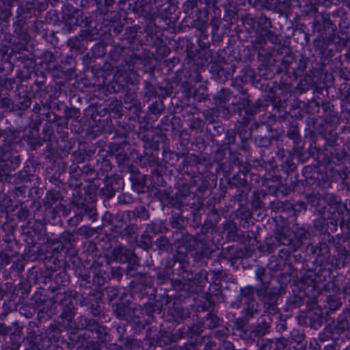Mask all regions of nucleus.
I'll use <instances>...</instances> for the list:
<instances>
[{
	"instance_id": "1",
	"label": "nucleus",
	"mask_w": 350,
	"mask_h": 350,
	"mask_svg": "<svg viewBox=\"0 0 350 350\" xmlns=\"http://www.w3.org/2000/svg\"><path fill=\"white\" fill-rule=\"evenodd\" d=\"M276 289H272V291L266 292L265 288H259L252 285H246L241 287L239 294L237 297L236 301L232 302L231 306L234 308H240L241 304L243 301L256 300L254 295L256 294L258 300L261 302L263 308V312L268 315L280 314V309L278 308V300L275 299Z\"/></svg>"
},
{
	"instance_id": "2",
	"label": "nucleus",
	"mask_w": 350,
	"mask_h": 350,
	"mask_svg": "<svg viewBox=\"0 0 350 350\" xmlns=\"http://www.w3.org/2000/svg\"><path fill=\"white\" fill-rule=\"evenodd\" d=\"M95 200V194L90 195L88 191H83L79 187H75L70 202L75 216L68 219L71 226H76L84 217L94 221L98 219L96 209L91 202Z\"/></svg>"
},
{
	"instance_id": "3",
	"label": "nucleus",
	"mask_w": 350,
	"mask_h": 350,
	"mask_svg": "<svg viewBox=\"0 0 350 350\" xmlns=\"http://www.w3.org/2000/svg\"><path fill=\"white\" fill-rule=\"evenodd\" d=\"M280 51L284 55L278 70L284 72L292 80H296L306 70L308 59L302 55L295 57L291 49L285 46H281Z\"/></svg>"
},
{
	"instance_id": "4",
	"label": "nucleus",
	"mask_w": 350,
	"mask_h": 350,
	"mask_svg": "<svg viewBox=\"0 0 350 350\" xmlns=\"http://www.w3.org/2000/svg\"><path fill=\"white\" fill-rule=\"evenodd\" d=\"M34 63L33 54L22 55V53H15L11 62L2 65V69L8 74L14 67L18 68L16 77L21 81H23L31 77L30 69L33 68Z\"/></svg>"
},
{
	"instance_id": "5",
	"label": "nucleus",
	"mask_w": 350,
	"mask_h": 350,
	"mask_svg": "<svg viewBox=\"0 0 350 350\" xmlns=\"http://www.w3.org/2000/svg\"><path fill=\"white\" fill-rule=\"evenodd\" d=\"M176 193L174 195L172 206L180 208V206L194 207L198 209L203 206L201 198L190 191L191 186L183 180L179 179L176 183Z\"/></svg>"
},
{
	"instance_id": "6",
	"label": "nucleus",
	"mask_w": 350,
	"mask_h": 350,
	"mask_svg": "<svg viewBox=\"0 0 350 350\" xmlns=\"http://www.w3.org/2000/svg\"><path fill=\"white\" fill-rule=\"evenodd\" d=\"M13 33L5 35V39L12 46V52L23 53L27 51V45L30 41L31 36L27 31L26 21L18 18L13 24Z\"/></svg>"
},
{
	"instance_id": "7",
	"label": "nucleus",
	"mask_w": 350,
	"mask_h": 350,
	"mask_svg": "<svg viewBox=\"0 0 350 350\" xmlns=\"http://www.w3.org/2000/svg\"><path fill=\"white\" fill-rule=\"evenodd\" d=\"M75 327L78 330H86L95 334L96 340L103 345L111 341V329L94 319L81 315L77 319Z\"/></svg>"
},
{
	"instance_id": "8",
	"label": "nucleus",
	"mask_w": 350,
	"mask_h": 350,
	"mask_svg": "<svg viewBox=\"0 0 350 350\" xmlns=\"http://www.w3.org/2000/svg\"><path fill=\"white\" fill-rule=\"evenodd\" d=\"M267 276L266 269L262 267H257L255 269V278L260 283L258 286L259 288H265V289H266V292L269 293L271 292L273 288L276 289L275 291V299L278 300L282 295L286 293L287 283L283 281V279L285 277L282 274L279 275L277 278V284L271 286V282L269 280H267Z\"/></svg>"
},
{
	"instance_id": "9",
	"label": "nucleus",
	"mask_w": 350,
	"mask_h": 350,
	"mask_svg": "<svg viewBox=\"0 0 350 350\" xmlns=\"http://www.w3.org/2000/svg\"><path fill=\"white\" fill-rule=\"evenodd\" d=\"M51 301L62 306V312L59 317L68 322H71L76 314V299L71 293L58 291L51 299Z\"/></svg>"
},
{
	"instance_id": "10",
	"label": "nucleus",
	"mask_w": 350,
	"mask_h": 350,
	"mask_svg": "<svg viewBox=\"0 0 350 350\" xmlns=\"http://www.w3.org/2000/svg\"><path fill=\"white\" fill-rule=\"evenodd\" d=\"M345 157V152L344 150L331 147L318 152L316 160L318 165L324 166L332 170L334 165L339 164Z\"/></svg>"
},
{
	"instance_id": "11",
	"label": "nucleus",
	"mask_w": 350,
	"mask_h": 350,
	"mask_svg": "<svg viewBox=\"0 0 350 350\" xmlns=\"http://www.w3.org/2000/svg\"><path fill=\"white\" fill-rule=\"evenodd\" d=\"M251 130L258 131L255 135V143L259 147L268 148L276 139L274 135V131L272 127L264 122H254L251 124Z\"/></svg>"
},
{
	"instance_id": "12",
	"label": "nucleus",
	"mask_w": 350,
	"mask_h": 350,
	"mask_svg": "<svg viewBox=\"0 0 350 350\" xmlns=\"http://www.w3.org/2000/svg\"><path fill=\"white\" fill-rule=\"evenodd\" d=\"M307 255L314 258V263L321 267L326 262H330V247L329 244L321 241L317 245L308 244L306 247Z\"/></svg>"
},
{
	"instance_id": "13",
	"label": "nucleus",
	"mask_w": 350,
	"mask_h": 350,
	"mask_svg": "<svg viewBox=\"0 0 350 350\" xmlns=\"http://www.w3.org/2000/svg\"><path fill=\"white\" fill-rule=\"evenodd\" d=\"M25 129L7 128L5 130L0 129V157L5 156L12 151L16 144V140L20 137V133Z\"/></svg>"
},
{
	"instance_id": "14",
	"label": "nucleus",
	"mask_w": 350,
	"mask_h": 350,
	"mask_svg": "<svg viewBox=\"0 0 350 350\" xmlns=\"http://www.w3.org/2000/svg\"><path fill=\"white\" fill-rule=\"evenodd\" d=\"M103 186L99 189L98 195L104 200L112 198L116 191L122 189L124 182L118 174L105 175L103 179Z\"/></svg>"
},
{
	"instance_id": "15",
	"label": "nucleus",
	"mask_w": 350,
	"mask_h": 350,
	"mask_svg": "<svg viewBox=\"0 0 350 350\" xmlns=\"http://www.w3.org/2000/svg\"><path fill=\"white\" fill-rule=\"evenodd\" d=\"M111 257L113 261L121 264L138 265L139 261V258L135 254L134 250L122 244L113 248Z\"/></svg>"
},
{
	"instance_id": "16",
	"label": "nucleus",
	"mask_w": 350,
	"mask_h": 350,
	"mask_svg": "<svg viewBox=\"0 0 350 350\" xmlns=\"http://www.w3.org/2000/svg\"><path fill=\"white\" fill-rule=\"evenodd\" d=\"M199 239H196L192 234L184 232L181 233V237L175 239L174 245L176 247V254L175 256H181L187 253L193 252L199 245Z\"/></svg>"
},
{
	"instance_id": "17",
	"label": "nucleus",
	"mask_w": 350,
	"mask_h": 350,
	"mask_svg": "<svg viewBox=\"0 0 350 350\" xmlns=\"http://www.w3.org/2000/svg\"><path fill=\"white\" fill-rule=\"evenodd\" d=\"M236 66L234 64L213 63L210 65L209 72L211 77L215 81L219 83H224L232 77L235 72Z\"/></svg>"
},
{
	"instance_id": "18",
	"label": "nucleus",
	"mask_w": 350,
	"mask_h": 350,
	"mask_svg": "<svg viewBox=\"0 0 350 350\" xmlns=\"http://www.w3.org/2000/svg\"><path fill=\"white\" fill-rule=\"evenodd\" d=\"M185 338V331L183 329H178L174 332L161 329L153 337L156 344L159 347H164L174 342H177L180 340Z\"/></svg>"
},
{
	"instance_id": "19",
	"label": "nucleus",
	"mask_w": 350,
	"mask_h": 350,
	"mask_svg": "<svg viewBox=\"0 0 350 350\" xmlns=\"http://www.w3.org/2000/svg\"><path fill=\"white\" fill-rule=\"evenodd\" d=\"M111 57L118 66H123L122 63H119L122 60L128 66H134L139 62L142 61V57L133 52L128 54L126 49L122 46H116L113 51H111Z\"/></svg>"
},
{
	"instance_id": "20",
	"label": "nucleus",
	"mask_w": 350,
	"mask_h": 350,
	"mask_svg": "<svg viewBox=\"0 0 350 350\" xmlns=\"http://www.w3.org/2000/svg\"><path fill=\"white\" fill-rule=\"evenodd\" d=\"M15 93L16 95L13 101V111H18V114L21 116L22 112L26 111L30 107L31 99L28 95L27 90L22 85H17Z\"/></svg>"
},
{
	"instance_id": "21",
	"label": "nucleus",
	"mask_w": 350,
	"mask_h": 350,
	"mask_svg": "<svg viewBox=\"0 0 350 350\" xmlns=\"http://www.w3.org/2000/svg\"><path fill=\"white\" fill-rule=\"evenodd\" d=\"M73 345H77V350H102V345L98 340L91 338L87 333L70 337Z\"/></svg>"
},
{
	"instance_id": "22",
	"label": "nucleus",
	"mask_w": 350,
	"mask_h": 350,
	"mask_svg": "<svg viewBox=\"0 0 350 350\" xmlns=\"http://www.w3.org/2000/svg\"><path fill=\"white\" fill-rule=\"evenodd\" d=\"M199 245L192 254L193 261L201 266L206 265L207 260L211 258L213 249L210 243L205 239H199Z\"/></svg>"
},
{
	"instance_id": "23",
	"label": "nucleus",
	"mask_w": 350,
	"mask_h": 350,
	"mask_svg": "<svg viewBox=\"0 0 350 350\" xmlns=\"http://www.w3.org/2000/svg\"><path fill=\"white\" fill-rule=\"evenodd\" d=\"M173 261V265L175 267L174 271H176L178 275L185 281H187L189 278H192L193 271L190 262L187 260V255H174Z\"/></svg>"
},
{
	"instance_id": "24",
	"label": "nucleus",
	"mask_w": 350,
	"mask_h": 350,
	"mask_svg": "<svg viewBox=\"0 0 350 350\" xmlns=\"http://www.w3.org/2000/svg\"><path fill=\"white\" fill-rule=\"evenodd\" d=\"M331 271L329 270L319 267L317 271L316 270L308 269L304 272L302 275V281L304 284L315 286L318 284L323 283L329 276Z\"/></svg>"
},
{
	"instance_id": "25",
	"label": "nucleus",
	"mask_w": 350,
	"mask_h": 350,
	"mask_svg": "<svg viewBox=\"0 0 350 350\" xmlns=\"http://www.w3.org/2000/svg\"><path fill=\"white\" fill-rule=\"evenodd\" d=\"M299 325H306L310 327L318 329L323 322V317L320 310H310L297 317Z\"/></svg>"
},
{
	"instance_id": "26",
	"label": "nucleus",
	"mask_w": 350,
	"mask_h": 350,
	"mask_svg": "<svg viewBox=\"0 0 350 350\" xmlns=\"http://www.w3.org/2000/svg\"><path fill=\"white\" fill-rule=\"evenodd\" d=\"M336 27L330 18V15L326 12H319L315 16L312 22L313 31H317L323 36L325 32L332 29L333 31Z\"/></svg>"
},
{
	"instance_id": "27",
	"label": "nucleus",
	"mask_w": 350,
	"mask_h": 350,
	"mask_svg": "<svg viewBox=\"0 0 350 350\" xmlns=\"http://www.w3.org/2000/svg\"><path fill=\"white\" fill-rule=\"evenodd\" d=\"M336 256L330 257V262L332 267L334 269H340L345 267L346 265L350 264V252L347 250L344 245L337 243L335 245Z\"/></svg>"
},
{
	"instance_id": "28",
	"label": "nucleus",
	"mask_w": 350,
	"mask_h": 350,
	"mask_svg": "<svg viewBox=\"0 0 350 350\" xmlns=\"http://www.w3.org/2000/svg\"><path fill=\"white\" fill-rule=\"evenodd\" d=\"M68 12L64 11L63 20L64 21V25L62 29L63 33H68L72 31V26H79L81 25L82 16L83 12L79 10H71L67 8Z\"/></svg>"
},
{
	"instance_id": "29",
	"label": "nucleus",
	"mask_w": 350,
	"mask_h": 350,
	"mask_svg": "<svg viewBox=\"0 0 350 350\" xmlns=\"http://www.w3.org/2000/svg\"><path fill=\"white\" fill-rule=\"evenodd\" d=\"M247 252L246 250H243L235 246H230L222 249L220 257L229 261L231 266L238 267L239 261L247 255Z\"/></svg>"
},
{
	"instance_id": "30",
	"label": "nucleus",
	"mask_w": 350,
	"mask_h": 350,
	"mask_svg": "<svg viewBox=\"0 0 350 350\" xmlns=\"http://www.w3.org/2000/svg\"><path fill=\"white\" fill-rule=\"evenodd\" d=\"M81 172L82 176L90 182V185L87 187V189L85 191H88L90 196L96 194L100 186V184L96 182V179L98 178L99 172H96L94 167L90 164L83 165L81 167Z\"/></svg>"
},
{
	"instance_id": "31",
	"label": "nucleus",
	"mask_w": 350,
	"mask_h": 350,
	"mask_svg": "<svg viewBox=\"0 0 350 350\" xmlns=\"http://www.w3.org/2000/svg\"><path fill=\"white\" fill-rule=\"evenodd\" d=\"M275 239L280 245L287 246L291 251H295L294 247L293 232L287 226H278L275 232Z\"/></svg>"
},
{
	"instance_id": "32",
	"label": "nucleus",
	"mask_w": 350,
	"mask_h": 350,
	"mask_svg": "<svg viewBox=\"0 0 350 350\" xmlns=\"http://www.w3.org/2000/svg\"><path fill=\"white\" fill-rule=\"evenodd\" d=\"M114 315L117 319L127 322L133 317L136 308H132L131 304L124 302L115 304L112 306Z\"/></svg>"
},
{
	"instance_id": "33",
	"label": "nucleus",
	"mask_w": 350,
	"mask_h": 350,
	"mask_svg": "<svg viewBox=\"0 0 350 350\" xmlns=\"http://www.w3.org/2000/svg\"><path fill=\"white\" fill-rule=\"evenodd\" d=\"M271 316L268 314L263 315L258 319L251 332L254 336L261 338L270 333L272 323Z\"/></svg>"
},
{
	"instance_id": "34",
	"label": "nucleus",
	"mask_w": 350,
	"mask_h": 350,
	"mask_svg": "<svg viewBox=\"0 0 350 350\" xmlns=\"http://www.w3.org/2000/svg\"><path fill=\"white\" fill-rule=\"evenodd\" d=\"M21 162L19 155L12 154L11 151L5 156L0 157V163L5 176H8L11 172L14 171Z\"/></svg>"
},
{
	"instance_id": "35",
	"label": "nucleus",
	"mask_w": 350,
	"mask_h": 350,
	"mask_svg": "<svg viewBox=\"0 0 350 350\" xmlns=\"http://www.w3.org/2000/svg\"><path fill=\"white\" fill-rule=\"evenodd\" d=\"M239 92L241 94V105H242L243 111H244L245 118H250L251 121L253 120L254 116L258 111V109L252 103L250 96L247 90L242 87L239 89Z\"/></svg>"
},
{
	"instance_id": "36",
	"label": "nucleus",
	"mask_w": 350,
	"mask_h": 350,
	"mask_svg": "<svg viewBox=\"0 0 350 350\" xmlns=\"http://www.w3.org/2000/svg\"><path fill=\"white\" fill-rule=\"evenodd\" d=\"M76 61L72 55L66 56L61 60V64L56 68L65 74L66 77L71 79L76 70Z\"/></svg>"
},
{
	"instance_id": "37",
	"label": "nucleus",
	"mask_w": 350,
	"mask_h": 350,
	"mask_svg": "<svg viewBox=\"0 0 350 350\" xmlns=\"http://www.w3.org/2000/svg\"><path fill=\"white\" fill-rule=\"evenodd\" d=\"M292 231L293 232V244L296 251L302 246L305 241L310 238L311 234L308 230L298 225L293 226Z\"/></svg>"
},
{
	"instance_id": "38",
	"label": "nucleus",
	"mask_w": 350,
	"mask_h": 350,
	"mask_svg": "<svg viewBox=\"0 0 350 350\" xmlns=\"http://www.w3.org/2000/svg\"><path fill=\"white\" fill-rule=\"evenodd\" d=\"M142 286H131L133 296L139 300H153L156 297L155 288L142 287Z\"/></svg>"
},
{
	"instance_id": "39",
	"label": "nucleus",
	"mask_w": 350,
	"mask_h": 350,
	"mask_svg": "<svg viewBox=\"0 0 350 350\" xmlns=\"http://www.w3.org/2000/svg\"><path fill=\"white\" fill-rule=\"evenodd\" d=\"M169 224L172 228L176 230L173 233V237L186 232L185 217L180 213H173L169 218Z\"/></svg>"
},
{
	"instance_id": "40",
	"label": "nucleus",
	"mask_w": 350,
	"mask_h": 350,
	"mask_svg": "<svg viewBox=\"0 0 350 350\" xmlns=\"http://www.w3.org/2000/svg\"><path fill=\"white\" fill-rule=\"evenodd\" d=\"M242 304V314L245 319L250 320L259 314V304L256 300L243 301Z\"/></svg>"
},
{
	"instance_id": "41",
	"label": "nucleus",
	"mask_w": 350,
	"mask_h": 350,
	"mask_svg": "<svg viewBox=\"0 0 350 350\" xmlns=\"http://www.w3.org/2000/svg\"><path fill=\"white\" fill-rule=\"evenodd\" d=\"M134 171L133 173H127L130 174V180L132 183L133 189L138 193H143L145 191V176L140 174L137 167H136V170Z\"/></svg>"
},
{
	"instance_id": "42",
	"label": "nucleus",
	"mask_w": 350,
	"mask_h": 350,
	"mask_svg": "<svg viewBox=\"0 0 350 350\" xmlns=\"http://www.w3.org/2000/svg\"><path fill=\"white\" fill-rule=\"evenodd\" d=\"M138 226L136 224L129 223L120 232V236L125 239L130 244L137 242L138 239Z\"/></svg>"
},
{
	"instance_id": "43",
	"label": "nucleus",
	"mask_w": 350,
	"mask_h": 350,
	"mask_svg": "<svg viewBox=\"0 0 350 350\" xmlns=\"http://www.w3.org/2000/svg\"><path fill=\"white\" fill-rule=\"evenodd\" d=\"M139 308L142 311V314L146 315L149 320V322L153 321L154 319V314L155 312L160 314L162 310V304L160 303L159 300H157L154 302H147L145 303L143 306H139Z\"/></svg>"
},
{
	"instance_id": "44",
	"label": "nucleus",
	"mask_w": 350,
	"mask_h": 350,
	"mask_svg": "<svg viewBox=\"0 0 350 350\" xmlns=\"http://www.w3.org/2000/svg\"><path fill=\"white\" fill-rule=\"evenodd\" d=\"M140 165L143 167H156L159 164V159L154 150L146 149L144 154L138 157Z\"/></svg>"
},
{
	"instance_id": "45",
	"label": "nucleus",
	"mask_w": 350,
	"mask_h": 350,
	"mask_svg": "<svg viewBox=\"0 0 350 350\" xmlns=\"http://www.w3.org/2000/svg\"><path fill=\"white\" fill-rule=\"evenodd\" d=\"M151 193L163 206L170 205L172 206V200L174 199V196H171L170 192L167 189L154 187L151 189Z\"/></svg>"
},
{
	"instance_id": "46",
	"label": "nucleus",
	"mask_w": 350,
	"mask_h": 350,
	"mask_svg": "<svg viewBox=\"0 0 350 350\" xmlns=\"http://www.w3.org/2000/svg\"><path fill=\"white\" fill-rule=\"evenodd\" d=\"M115 157L120 172L124 174H127L128 172L133 173V170H136V166L130 162V159L127 153L122 154Z\"/></svg>"
},
{
	"instance_id": "47",
	"label": "nucleus",
	"mask_w": 350,
	"mask_h": 350,
	"mask_svg": "<svg viewBox=\"0 0 350 350\" xmlns=\"http://www.w3.org/2000/svg\"><path fill=\"white\" fill-rule=\"evenodd\" d=\"M41 120H45L47 122L46 125L44 126L43 131L44 133H51V124L54 123L55 122H62L63 120V117L58 116L55 113L51 111L49 109L44 107V111L40 113Z\"/></svg>"
},
{
	"instance_id": "48",
	"label": "nucleus",
	"mask_w": 350,
	"mask_h": 350,
	"mask_svg": "<svg viewBox=\"0 0 350 350\" xmlns=\"http://www.w3.org/2000/svg\"><path fill=\"white\" fill-rule=\"evenodd\" d=\"M270 7L271 8L267 9V10H271L280 16L285 15L291 10V0H276L275 2H274V0H272Z\"/></svg>"
},
{
	"instance_id": "49",
	"label": "nucleus",
	"mask_w": 350,
	"mask_h": 350,
	"mask_svg": "<svg viewBox=\"0 0 350 350\" xmlns=\"http://www.w3.org/2000/svg\"><path fill=\"white\" fill-rule=\"evenodd\" d=\"M251 122L250 118H245L243 116L239 121V125L237 127V133L239 135L241 140H247L249 137L252 136V133L254 131L251 130V126L247 129V126Z\"/></svg>"
},
{
	"instance_id": "50",
	"label": "nucleus",
	"mask_w": 350,
	"mask_h": 350,
	"mask_svg": "<svg viewBox=\"0 0 350 350\" xmlns=\"http://www.w3.org/2000/svg\"><path fill=\"white\" fill-rule=\"evenodd\" d=\"M156 81H157L150 80L144 81L142 95L144 98H145L147 101H150L153 98H156L159 96Z\"/></svg>"
},
{
	"instance_id": "51",
	"label": "nucleus",
	"mask_w": 350,
	"mask_h": 350,
	"mask_svg": "<svg viewBox=\"0 0 350 350\" xmlns=\"http://www.w3.org/2000/svg\"><path fill=\"white\" fill-rule=\"evenodd\" d=\"M146 233L155 236L158 234H164L168 232L169 228L165 226L163 221H150L146 224L145 230Z\"/></svg>"
},
{
	"instance_id": "52",
	"label": "nucleus",
	"mask_w": 350,
	"mask_h": 350,
	"mask_svg": "<svg viewBox=\"0 0 350 350\" xmlns=\"http://www.w3.org/2000/svg\"><path fill=\"white\" fill-rule=\"evenodd\" d=\"M343 208L345 211V215L342 217L340 222V226L342 232L347 239L350 236V202L348 204L346 201L345 203L341 204V208Z\"/></svg>"
},
{
	"instance_id": "53",
	"label": "nucleus",
	"mask_w": 350,
	"mask_h": 350,
	"mask_svg": "<svg viewBox=\"0 0 350 350\" xmlns=\"http://www.w3.org/2000/svg\"><path fill=\"white\" fill-rule=\"evenodd\" d=\"M318 131L319 134L323 137L329 144L331 147H334V144L338 139V133L336 130L328 129L327 126L324 128L323 124L319 125Z\"/></svg>"
},
{
	"instance_id": "54",
	"label": "nucleus",
	"mask_w": 350,
	"mask_h": 350,
	"mask_svg": "<svg viewBox=\"0 0 350 350\" xmlns=\"http://www.w3.org/2000/svg\"><path fill=\"white\" fill-rule=\"evenodd\" d=\"M231 188L234 187L237 189H251V184L248 183L245 176L240 174H235L232 176L228 183Z\"/></svg>"
},
{
	"instance_id": "55",
	"label": "nucleus",
	"mask_w": 350,
	"mask_h": 350,
	"mask_svg": "<svg viewBox=\"0 0 350 350\" xmlns=\"http://www.w3.org/2000/svg\"><path fill=\"white\" fill-rule=\"evenodd\" d=\"M335 329L341 332L350 329V309L339 315L336 320Z\"/></svg>"
},
{
	"instance_id": "56",
	"label": "nucleus",
	"mask_w": 350,
	"mask_h": 350,
	"mask_svg": "<svg viewBox=\"0 0 350 350\" xmlns=\"http://www.w3.org/2000/svg\"><path fill=\"white\" fill-rule=\"evenodd\" d=\"M75 230L72 232L65 230L61 233L58 239H54L52 243L55 244L59 243L61 244L62 249H64L65 247L70 245L75 241Z\"/></svg>"
},
{
	"instance_id": "57",
	"label": "nucleus",
	"mask_w": 350,
	"mask_h": 350,
	"mask_svg": "<svg viewBox=\"0 0 350 350\" xmlns=\"http://www.w3.org/2000/svg\"><path fill=\"white\" fill-rule=\"evenodd\" d=\"M223 229L226 232L228 239L233 241H236V240L238 239V235L241 230H239L237 224L234 221H226L223 224Z\"/></svg>"
},
{
	"instance_id": "58",
	"label": "nucleus",
	"mask_w": 350,
	"mask_h": 350,
	"mask_svg": "<svg viewBox=\"0 0 350 350\" xmlns=\"http://www.w3.org/2000/svg\"><path fill=\"white\" fill-rule=\"evenodd\" d=\"M24 140L27 142V144L31 150H34L37 147L42 146L45 142L44 139L38 135V130L30 131L29 134L24 137Z\"/></svg>"
},
{
	"instance_id": "59",
	"label": "nucleus",
	"mask_w": 350,
	"mask_h": 350,
	"mask_svg": "<svg viewBox=\"0 0 350 350\" xmlns=\"http://www.w3.org/2000/svg\"><path fill=\"white\" fill-rule=\"evenodd\" d=\"M266 196V192L262 189L253 191L251 204L254 209L258 210L264 208L265 204L263 200L265 199Z\"/></svg>"
},
{
	"instance_id": "60",
	"label": "nucleus",
	"mask_w": 350,
	"mask_h": 350,
	"mask_svg": "<svg viewBox=\"0 0 350 350\" xmlns=\"http://www.w3.org/2000/svg\"><path fill=\"white\" fill-rule=\"evenodd\" d=\"M63 196L59 191L50 190L43 199V205L46 208H51L52 205L59 200H62Z\"/></svg>"
},
{
	"instance_id": "61",
	"label": "nucleus",
	"mask_w": 350,
	"mask_h": 350,
	"mask_svg": "<svg viewBox=\"0 0 350 350\" xmlns=\"http://www.w3.org/2000/svg\"><path fill=\"white\" fill-rule=\"evenodd\" d=\"M305 303V297L301 295H291L286 299V311L299 308Z\"/></svg>"
},
{
	"instance_id": "62",
	"label": "nucleus",
	"mask_w": 350,
	"mask_h": 350,
	"mask_svg": "<svg viewBox=\"0 0 350 350\" xmlns=\"http://www.w3.org/2000/svg\"><path fill=\"white\" fill-rule=\"evenodd\" d=\"M208 273L206 271L201 270L198 273H192V278H189L187 281L197 286L198 287L202 288L204 286L205 283L208 280Z\"/></svg>"
},
{
	"instance_id": "63",
	"label": "nucleus",
	"mask_w": 350,
	"mask_h": 350,
	"mask_svg": "<svg viewBox=\"0 0 350 350\" xmlns=\"http://www.w3.org/2000/svg\"><path fill=\"white\" fill-rule=\"evenodd\" d=\"M129 146V144L126 141L122 142H112L109 146V153L111 156H118L122 154H126V148Z\"/></svg>"
},
{
	"instance_id": "64",
	"label": "nucleus",
	"mask_w": 350,
	"mask_h": 350,
	"mask_svg": "<svg viewBox=\"0 0 350 350\" xmlns=\"http://www.w3.org/2000/svg\"><path fill=\"white\" fill-rule=\"evenodd\" d=\"M133 215L135 216V221L137 219L143 221H148L150 217L149 206L139 205L134 208Z\"/></svg>"
}]
</instances>
